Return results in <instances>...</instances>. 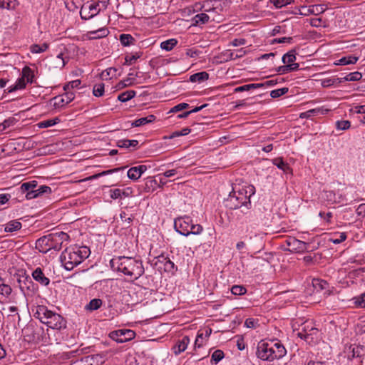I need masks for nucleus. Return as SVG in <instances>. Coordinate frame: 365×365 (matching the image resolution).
Instances as JSON below:
<instances>
[{
    "instance_id": "1",
    "label": "nucleus",
    "mask_w": 365,
    "mask_h": 365,
    "mask_svg": "<svg viewBox=\"0 0 365 365\" xmlns=\"http://www.w3.org/2000/svg\"><path fill=\"white\" fill-rule=\"evenodd\" d=\"M255 193V187L252 185L242 187L235 185L225 200V207L230 210L243 208L242 212L246 213L251 208L250 197Z\"/></svg>"
},
{
    "instance_id": "2",
    "label": "nucleus",
    "mask_w": 365,
    "mask_h": 365,
    "mask_svg": "<svg viewBox=\"0 0 365 365\" xmlns=\"http://www.w3.org/2000/svg\"><path fill=\"white\" fill-rule=\"evenodd\" d=\"M110 265L113 271L123 272L133 279H138L145 272L143 262L133 257H115L110 261Z\"/></svg>"
},
{
    "instance_id": "3",
    "label": "nucleus",
    "mask_w": 365,
    "mask_h": 365,
    "mask_svg": "<svg viewBox=\"0 0 365 365\" xmlns=\"http://www.w3.org/2000/svg\"><path fill=\"white\" fill-rule=\"evenodd\" d=\"M90 254V249L86 246H73L65 249L60 259L65 269L71 271L88 258Z\"/></svg>"
},
{
    "instance_id": "4",
    "label": "nucleus",
    "mask_w": 365,
    "mask_h": 365,
    "mask_svg": "<svg viewBox=\"0 0 365 365\" xmlns=\"http://www.w3.org/2000/svg\"><path fill=\"white\" fill-rule=\"evenodd\" d=\"M68 238V234L63 232L52 233L37 240L36 247L43 253H47L51 250L58 251L61 249L63 242Z\"/></svg>"
},
{
    "instance_id": "5",
    "label": "nucleus",
    "mask_w": 365,
    "mask_h": 365,
    "mask_svg": "<svg viewBox=\"0 0 365 365\" xmlns=\"http://www.w3.org/2000/svg\"><path fill=\"white\" fill-rule=\"evenodd\" d=\"M36 314L42 323L51 329L61 330L66 327V321L61 315L48 310L44 306L38 307Z\"/></svg>"
},
{
    "instance_id": "6",
    "label": "nucleus",
    "mask_w": 365,
    "mask_h": 365,
    "mask_svg": "<svg viewBox=\"0 0 365 365\" xmlns=\"http://www.w3.org/2000/svg\"><path fill=\"white\" fill-rule=\"evenodd\" d=\"M154 267L158 271H164L166 272H173L175 269V264L169 257L164 255H160L153 260Z\"/></svg>"
},
{
    "instance_id": "7",
    "label": "nucleus",
    "mask_w": 365,
    "mask_h": 365,
    "mask_svg": "<svg viewBox=\"0 0 365 365\" xmlns=\"http://www.w3.org/2000/svg\"><path fill=\"white\" fill-rule=\"evenodd\" d=\"M192 219L188 216L178 217L174 221L175 230L182 235H190Z\"/></svg>"
},
{
    "instance_id": "8",
    "label": "nucleus",
    "mask_w": 365,
    "mask_h": 365,
    "mask_svg": "<svg viewBox=\"0 0 365 365\" xmlns=\"http://www.w3.org/2000/svg\"><path fill=\"white\" fill-rule=\"evenodd\" d=\"M285 243L288 246V250L292 252L302 253L309 252V244L299 240L295 237H290L285 240Z\"/></svg>"
},
{
    "instance_id": "9",
    "label": "nucleus",
    "mask_w": 365,
    "mask_h": 365,
    "mask_svg": "<svg viewBox=\"0 0 365 365\" xmlns=\"http://www.w3.org/2000/svg\"><path fill=\"white\" fill-rule=\"evenodd\" d=\"M104 361V358L101 354H94L73 361L69 365H102Z\"/></svg>"
},
{
    "instance_id": "10",
    "label": "nucleus",
    "mask_w": 365,
    "mask_h": 365,
    "mask_svg": "<svg viewBox=\"0 0 365 365\" xmlns=\"http://www.w3.org/2000/svg\"><path fill=\"white\" fill-rule=\"evenodd\" d=\"M109 336L118 343H124L133 339L135 336V333L130 329H118L111 331Z\"/></svg>"
},
{
    "instance_id": "11",
    "label": "nucleus",
    "mask_w": 365,
    "mask_h": 365,
    "mask_svg": "<svg viewBox=\"0 0 365 365\" xmlns=\"http://www.w3.org/2000/svg\"><path fill=\"white\" fill-rule=\"evenodd\" d=\"M318 333V329L313 327L312 322H306L302 327V329L297 332V335L308 342L314 339V336Z\"/></svg>"
},
{
    "instance_id": "12",
    "label": "nucleus",
    "mask_w": 365,
    "mask_h": 365,
    "mask_svg": "<svg viewBox=\"0 0 365 365\" xmlns=\"http://www.w3.org/2000/svg\"><path fill=\"white\" fill-rule=\"evenodd\" d=\"M269 356L271 357V361L274 359H279L284 357L287 354V350L284 345L280 341L269 342Z\"/></svg>"
},
{
    "instance_id": "13",
    "label": "nucleus",
    "mask_w": 365,
    "mask_h": 365,
    "mask_svg": "<svg viewBox=\"0 0 365 365\" xmlns=\"http://www.w3.org/2000/svg\"><path fill=\"white\" fill-rule=\"evenodd\" d=\"M75 98L73 92L66 91L63 95L57 96L51 100L55 108H61L71 103Z\"/></svg>"
},
{
    "instance_id": "14",
    "label": "nucleus",
    "mask_w": 365,
    "mask_h": 365,
    "mask_svg": "<svg viewBox=\"0 0 365 365\" xmlns=\"http://www.w3.org/2000/svg\"><path fill=\"white\" fill-rule=\"evenodd\" d=\"M269 342L264 340L260 341L257 346L256 355L257 358L263 361H271L269 356Z\"/></svg>"
},
{
    "instance_id": "15",
    "label": "nucleus",
    "mask_w": 365,
    "mask_h": 365,
    "mask_svg": "<svg viewBox=\"0 0 365 365\" xmlns=\"http://www.w3.org/2000/svg\"><path fill=\"white\" fill-rule=\"evenodd\" d=\"M147 169L148 168L145 165L132 167L128 170L127 175L130 180H137Z\"/></svg>"
},
{
    "instance_id": "16",
    "label": "nucleus",
    "mask_w": 365,
    "mask_h": 365,
    "mask_svg": "<svg viewBox=\"0 0 365 365\" xmlns=\"http://www.w3.org/2000/svg\"><path fill=\"white\" fill-rule=\"evenodd\" d=\"M359 358L360 359L359 365H365V349L363 346H355L351 350V354L349 355V359Z\"/></svg>"
},
{
    "instance_id": "17",
    "label": "nucleus",
    "mask_w": 365,
    "mask_h": 365,
    "mask_svg": "<svg viewBox=\"0 0 365 365\" xmlns=\"http://www.w3.org/2000/svg\"><path fill=\"white\" fill-rule=\"evenodd\" d=\"M32 277L40 283L41 285L47 286L50 283V279L45 276V274L43 273L42 269L40 267H37L33 272H32Z\"/></svg>"
},
{
    "instance_id": "18",
    "label": "nucleus",
    "mask_w": 365,
    "mask_h": 365,
    "mask_svg": "<svg viewBox=\"0 0 365 365\" xmlns=\"http://www.w3.org/2000/svg\"><path fill=\"white\" fill-rule=\"evenodd\" d=\"M189 343V337L187 336H183L181 340L177 341V343L173 346V350L174 354L175 355H178L180 353L183 352L187 349Z\"/></svg>"
},
{
    "instance_id": "19",
    "label": "nucleus",
    "mask_w": 365,
    "mask_h": 365,
    "mask_svg": "<svg viewBox=\"0 0 365 365\" xmlns=\"http://www.w3.org/2000/svg\"><path fill=\"white\" fill-rule=\"evenodd\" d=\"M329 111V109L324 108H317L310 109L307 111L301 113L299 115L300 118H309L310 117L318 115H326Z\"/></svg>"
},
{
    "instance_id": "20",
    "label": "nucleus",
    "mask_w": 365,
    "mask_h": 365,
    "mask_svg": "<svg viewBox=\"0 0 365 365\" xmlns=\"http://www.w3.org/2000/svg\"><path fill=\"white\" fill-rule=\"evenodd\" d=\"M17 282L21 291L26 294V289H29L30 285L33 284L31 278L28 276L22 275L19 276L17 278Z\"/></svg>"
},
{
    "instance_id": "21",
    "label": "nucleus",
    "mask_w": 365,
    "mask_h": 365,
    "mask_svg": "<svg viewBox=\"0 0 365 365\" xmlns=\"http://www.w3.org/2000/svg\"><path fill=\"white\" fill-rule=\"evenodd\" d=\"M108 34V29L102 27L97 30L88 31L87 36L90 39H98L107 36Z\"/></svg>"
},
{
    "instance_id": "22",
    "label": "nucleus",
    "mask_w": 365,
    "mask_h": 365,
    "mask_svg": "<svg viewBox=\"0 0 365 365\" xmlns=\"http://www.w3.org/2000/svg\"><path fill=\"white\" fill-rule=\"evenodd\" d=\"M272 163L279 169L283 170L284 173H288L292 172V168L285 163L282 158H276L272 160Z\"/></svg>"
},
{
    "instance_id": "23",
    "label": "nucleus",
    "mask_w": 365,
    "mask_h": 365,
    "mask_svg": "<svg viewBox=\"0 0 365 365\" xmlns=\"http://www.w3.org/2000/svg\"><path fill=\"white\" fill-rule=\"evenodd\" d=\"M155 116L154 115H149L147 117H143L135 120L133 123H132L133 127H139L148 123H152L155 120Z\"/></svg>"
},
{
    "instance_id": "24",
    "label": "nucleus",
    "mask_w": 365,
    "mask_h": 365,
    "mask_svg": "<svg viewBox=\"0 0 365 365\" xmlns=\"http://www.w3.org/2000/svg\"><path fill=\"white\" fill-rule=\"evenodd\" d=\"M21 78L26 82L32 83L34 78V71L29 66H25L22 69Z\"/></svg>"
},
{
    "instance_id": "25",
    "label": "nucleus",
    "mask_w": 365,
    "mask_h": 365,
    "mask_svg": "<svg viewBox=\"0 0 365 365\" xmlns=\"http://www.w3.org/2000/svg\"><path fill=\"white\" fill-rule=\"evenodd\" d=\"M209 78V74L206 71L194 73L190 76V81L202 83Z\"/></svg>"
},
{
    "instance_id": "26",
    "label": "nucleus",
    "mask_w": 365,
    "mask_h": 365,
    "mask_svg": "<svg viewBox=\"0 0 365 365\" xmlns=\"http://www.w3.org/2000/svg\"><path fill=\"white\" fill-rule=\"evenodd\" d=\"M21 228V223L18 220H11L4 225V231L12 232Z\"/></svg>"
},
{
    "instance_id": "27",
    "label": "nucleus",
    "mask_w": 365,
    "mask_h": 365,
    "mask_svg": "<svg viewBox=\"0 0 365 365\" xmlns=\"http://www.w3.org/2000/svg\"><path fill=\"white\" fill-rule=\"evenodd\" d=\"M312 285L317 292L325 290L329 287L328 283L325 280L321 279H313Z\"/></svg>"
},
{
    "instance_id": "28",
    "label": "nucleus",
    "mask_w": 365,
    "mask_h": 365,
    "mask_svg": "<svg viewBox=\"0 0 365 365\" xmlns=\"http://www.w3.org/2000/svg\"><path fill=\"white\" fill-rule=\"evenodd\" d=\"M299 63H293V64H286L284 66H281L278 67L277 72L281 74L287 73L290 71H294L299 69Z\"/></svg>"
},
{
    "instance_id": "29",
    "label": "nucleus",
    "mask_w": 365,
    "mask_h": 365,
    "mask_svg": "<svg viewBox=\"0 0 365 365\" xmlns=\"http://www.w3.org/2000/svg\"><path fill=\"white\" fill-rule=\"evenodd\" d=\"M210 16L205 13H201L195 15L192 18L193 24L201 25L205 24L209 21Z\"/></svg>"
},
{
    "instance_id": "30",
    "label": "nucleus",
    "mask_w": 365,
    "mask_h": 365,
    "mask_svg": "<svg viewBox=\"0 0 365 365\" xmlns=\"http://www.w3.org/2000/svg\"><path fill=\"white\" fill-rule=\"evenodd\" d=\"M26 82L21 77L17 79L15 84L7 88L8 93H12L18 90L24 89L26 87Z\"/></svg>"
},
{
    "instance_id": "31",
    "label": "nucleus",
    "mask_w": 365,
    "mask_h": 365,
    "mask_svg": "<svg viewBox=\"0 0 365 365\" xmlns=\"http://www.w3.org/2000/svg\"><path fill=\"white\" fill-rule=\"evenodd\" d=\"M296 60V51L294 49L289 51L287 53H285L282 58V61L284 64H293Z\"/></svg>"
},
{
    "instance_id": "32",
    "label": "nucleus",
    "mask_w": 365,
    "mask_h": 365,
    "mask_svg": "<svg viewBox=\"0 0 365 365\" xmlns=\"http://www.w3.org/2000/svg\"><path fill=\"white\" fill-rule=\"evenodd\" d=\"M358 61V57H356L354 56H345L342 57L339 60H338L336 63H334L335 65H349V64H354Z\"/></svg>"
},
{
    "instance_id": "33",
    "label": "nucleus",
    "mask_w": 365,
    "mask_h": 365,
    "mask_svg": "<svg viewBox=\"0 0 365 365\" xmlns=\"http://www.w3.org/2000/svg\"><path fill=\"white\" fill-rule=\"evenodd\" d=\"M347 236L346 232H335L331 235L329 241L334 244H340L346 239Z\"/></svg>"
},
{
    "instance_id": "34",
    "label": "nucleus",
    "mask_w": 365,
    "mask_h": 365,
    "mask_svg": "<svg viewBox=\"0 0 365 365\" xmlns=\"http://www.w3.org/2000/svg\"><path fill=\"white\" fill-rule=\"evenodd\" d=\"M136 92L133 90L126 91L118 95V100H119L121 102H126L134 98Z\"/></svg>"
},
{
    "instance_id": "35",
    "label": "nucleus",
    "mask_w": 365,
    "mask_h": 365,
    "mask_svg": "<svg viewBox=\"0 0 365 365\" xmlns=\"http://www.w3.org/2000/svg\"><path fill=\"white\" fill-rule=\"evenodd\" d=\"M178 43V41L175 38H170L163 41L160 43V48L167 51H171Z\"/></svg>"
},
{
    "instance_id": "36",
    "label": "nucleus",
    "mask_w": 365,
    "mask_h": 365,
    "mask_svg": "<svg viewBox=\"0 0 365 365\" xmlns=\"http://www.w3.org/2000/svg\"><path fill=\"white\" fill-rule=\"evenodd\" d=\"M102 300L101 299H93L86 306V309L88 311H95L99 309L102 305Z\"/></svg>"
},
{
    "instance_id": "37",
    "label": "nucleus",
    "mask_w": 365,
    "mask_h": 365,
    "mask_svg": "<svg viewBox=\"0 0 365 365\" xmlns=\"http://www.w3.org/2000/svg\"><path fill=\"white\" fill-rule=\"evenodd\" d=\"M86 5L88 6V10H90L91 14H93V16L98 14L100 11L103 9L99 2H93L91 4L88 2L87 4H86Z\"/></svg>"
},
{
    "instance_id": "38",
    "label": "nucleus",
    "mask_w": 365,
    "mask_h": 365,
    "mask_svg": "<svg viewBox=\"0 0 365 365\" xmlns=\"http://www.w3.org/2000/svg\"><path fill=\"white\" fill-rule=\"evenodd\" d=\"M120 41L124 46H128L133 44L135 38L130 34H123L120 36Z\"/></svg>"
},
{
    "instance_id": "39",
    "label": "nucleus",
    "mask_w": 365,
    "mask_h": 365,
    "mask_svg": "<svg viewBox=\"0 0 365 365\" xmlns=\"http://www.w3.org/2000/svg\"><path fill=\"white\" fill-rule=\"evenodd\" d=\"M36 186H37V182L35 180L31 181V182H24L21 185L20 190L22 193H25V192H27L28 191L34 190L36 187Z\"/></svg>"
},
{
    "instance_id": "40",
    "label": "nucleus",
    "mask_w": 365,
    "mask_h": 365,
    "mask_svg": "<svg viewBox=\"0 0 365 365\" xmlns=\"http://www.w3.org/2000/svg\"><path fill=\"white\" fill-rule=\"evenodd\" d=\"M48 48V44L43 43L41 45L34 44L31 46L30 50L33 53H40L46 51Z\"/></svg>"
},
{
    "instance_id": "41",
    "label": "nucleus",
    "mask_w": 365,
    "mask_h": 365,
    "mask_svg": "<svg viewBox=\"0 0 365 365\" xmlns=\"http://www.w3.org/2000/svg\"><path fill=\"white\" fill-rule=\"evenodd\" d=\"M16 6V0H0V9H14Z\"/></svg>"
},
{
    "instance_id": "42",
    "label": "nucleus",
    "mask_w": 365,
    "mask_h": 365,
    "mask_svg": "<svg viewBox=\"0 0 365 365\" xmlns=\"http://www.w3.org/2000/svg\"><path fill=\"white\" fill-rule=\"evenodd\" d=\"M60 121L59 118H53V119H48V120H43L40 123H38V125L39 128H48V127H51L54 125H56V123H58V122Z\"/></svg>"
},
{
    "instance_id": "43",
    "label": "nucleus",
    "mask_w": 365,
    "mask_h": 365,
    "mask_svg": "<svg viewBox=\"0 0 365 365\" xmlns=\"http://www.w3.org/2000/svg\"><path fill=\"white\" fill-rule=\"evenodd\" d=\"M80 16H81V18L84 20H88V19H91L93 17H94L93 14H91L90 10H88V8L86 4H84L81 7V9L80 11Z\"/></svg>"
},
{
    "instance_id": "44",
    "label": "nucleus",
    "mask_w": 365,
    "mask_h": 365,
    "mask_svg": "<svg viewBox=\"0 0 365 365\" xmlns=\"http://www.w3.org/2000/svg\"><path fill=\"white\" fill-rule=\"evenodd\" d=\"M104 93V84L103 83L96 84L93 88V94L96 97L102 96Z\"/></svg>"
},
{
    "instance_id": "45",
    "label": "nucleus",
    "mask_w": 365,
    "mask_h": 365,
    "mask_svg": "<svg viewBox=\"0 0 365 365\" xmlns=\"http://www.w3.org/2000/svg\"><path fill=\"white\" fill-rule=\"evenodd\" d=\"M269 2L272 4L277 9H279L290 4L292 2H293V0H269Z\"/></svg>"
},
{
    "instance_id": "46",
    "label": "nucleus",
    "mask_w": 365,
    "mask_h": 365,
    "mask_svg": "<svg viewBox=\"0 0 365 365\" xmlns=\"http://www.w3.org/2000/svg\"><path fill=\"white\" fill-rule=\"evenodd\" d=\"M288 92V88H282L279 89H275L271 91L270 96L273 98H276L280 97Z\"/></svg>"
},
{
    "instance_id": "47",
    "label": "nucleus",
    "mask_w": 365,
    "mask_h": 365,
    "mask_svg": "<svg viewBox=\"0 0 365 365\" xmlns=\"http://www.w3.org/2000/svg\"><path fill=\"white\" fill-rule=\"evenodd\" d=\"M140 55L138 53L132 55H127L125 57V64L126 65H132L139 58Z\"/></svg>"
},
{
    "instance_id": "48",
    "label": "nucleus",
    "mask_w": 365,
    "mask_h": 365,
    "mask_svg": "<svg viewBox=\"0 0 365 365\" xmlns=\"http://www.w3.org/2000/svg\"><path fill=\"white\" fill-rule=\"evenodd\" d=\"M351 123L349 120H338L336 122V127L339 130H345L350 128Z\"/></svg>"
},
{
    "instance_id": "49",
    "label": "nucleus",
    "mask_w": 365,
    "mask_h": 365,
    "mask_svg": "<svg viewBox=\"0 0 365 365\" xmlns=\"http://www.w3.org/2000/svg\"><path fill=\"white\" fill-rule=\"evenodd\" d=\"M190 131H191V130L190 128H184L181 130H178V131H175V132L173 133L170 135L169 138L172 139V138H174L175 137L187 135H188L190 133Z\"/></svg>"
},
{
    "instance_id": "50",
    "label": "nucleus",
    "mask_w": 365,
    "mask_h": 365,
    "mask_svg": "<svg viewBox=\"0 0 365 365\" xmlns=\"http://www.w3.org/2000/svg\"><path fill=\"white\" fill-rule=\"evenodd\" d=\"M246 291V288L241 285H234L231 289V292L234 295L245 294Z\"/></svg>"
},
{
    "instance_id": "51",
    "label": "nucleus",
    "mask_w": 365,
    "mask_h": 365,
    "mask_svg": "<svg viewBox=\"0 0 365 365\" xmlns=\"http://www.w3.org/2000/svg\"><path fill=\"white\" fill-rule=\"evenodd\" d=\"M11 287L2 282V284L0 286V294L4 297H9L11 294Z\"/></svg>"
},
{
    "instance_id": "52",
    "label": "nucleus",
    "mask_w": 365,
    "mask_h": 365,
    "mask_svg": "<svg viewBox=\"0 0 365 365\" xmlns=\"http://www.w3.org/2000/svg\"><path fill=\"white\" fill-rule=\"evenodd\" d=\"M116 72V69L114 68H109L105 71H103L101 74V77L102 79H108L110 78V76H113L115 75V73Z\"/></svg>"
},
{
    "instance_id": "53",
    "label": "nucleus",
    "mask_w": 365,
    "mask_h": 365,
    "mask_svg": "<svg viewBox=\"0 0 365 365\" xmlns=\"http://www.w3.org/2000/svg\"><path fill=\"white\" fill-rule=\"evenodd\" d=\"M203 230L202 227L199 224H192V222H191L190 230L189 231L190 235H199L200 234Z\"/></svg>"
},
{
    "instance_id": "54",
    "label": "nucleus",
    "mask_w": 365,
    "mask_h": 365,
    "mask_svg": "<svg viewBox=\"0 0 365 365\" xmlns=\"http://www.w3.org/2000/svg\"><path fill=\"white\" fill-rule=\"evenodd\" d=\"M362 78V74L358 71L350 73L345 76V79H349V81H359Z\"/></svg>"
},
{
    "instance_id": "55",
    "label": "nucleus",
    "mask_w": 365,
    "mask_h": 365,
    "mask_svg": "<svg viewBox=\"0 0 365 365\" xmlns=\"http://www.w3.org/2000/svg\"><path fill=\"white\" fill-rule=\"evenodd\" d=\"M223 357L224 353L220 349L215 350L212 354V359L215 361V363H218L223 359Z\"/></svg>"
},
{
    "instance_id": "56",
    "label": "nucleus",
    "mask_w": 365,
    "mask_h": 365,
    "mask_svg": "<svg viewBox=\"0 0 365 365\" xmlns=\"http://www.w3.org/2000/svg\"><path fill=\"white\" fill-rule=\"evenodd\" d=\"M189 107H190V106L188 103H179V104L175 106L174 107H173L170 109V113H177V112L181 111L184 109L188 108Z\"/></svg>"
},
{
    "instance_id": "57",
    "label": "nucleus",
    "mask_w": 365,
    "mask_h": 365,
    "mask_svg": "<svg viewBox=\"0 0 365 365\" xmlns=\"http://www.w3.org/2000/svg\"><path fill=\"white\" fill-rule=\"evenodd\" d=\"M336 81L337 80L335 78H324L321 81V85L324 88L329 87L336 83Z\"/></svg>"
},
{
    "instance_id": "58",
    "label": "nucleus",
    "mask_w": 365,
    "mask_h": 365,
    "mask_svg": "<svg viewBox=\"0 0 365 365\" xmlns=\"http://www.w3.org/2000/svg\"><path fill=\"white\" fill-rule=\"evenodd\" d=\"M81 81L77 79L70 81L68 84L65 85L63 88L65 91H68L69 88H78L81 85Z\"/></svg>"
},
{
    "instance_id": "59",
    "label": "nucleus",
    "mask_w": 365,
    "mask_h": 365,
    "mask_svg": "<svg viewBox=\"0 0 365 365\" xmlns=\"http://www.w3.org/2000/svg\"><path fill=\"white\" fill-rule=\"evenodd\" d=\"M110 197L113 199H118L122 197V193H124V191L120 189L116 188L113 190H110Z\"/></svg>"
},
{
    "instance_id": "60",
    "label": "nucleus",
    "mask_w": 365,
    "mask_h": 365,
    "mask_svg": "<svg viewBox=\"0 0 365 365\" xmlns=\"http://www.w3.org/2000/svg\"><path fill=\"white\" fill-rule=\"evenodd\" d=\"M355 304L360 307H365V294L355 298Z\"/></svg>"
},
{
    "instance_id": "61",
    "label": "nucleus",
    "mask_w": 365,
    "mask_h": 365,
    "mask_svg": "<svg viewBox=\"0 0 365 365\" xmlns=\"http://www.w3.org/2000/svg\"><path fill=\"white\" fill-rule=\"evenodd\" d=\"M36 190L39 196L44 193H50L51 192V187L46 185H41L38 188H37Z\"/></svg>"
},
{
    "instance_id": "62",
    "label": "nucleus",
    "mask_w": 365,
    "mask_h": 365,
    "mask_svg": "<svg viewBox=\"0 0 365 365\" xmlns=\"http://www.w3.org/2000/svg\"><path fill=\"white\" fill-rule=\"evenodd\" d=\"M292 37H282V38H274L273 40V43H292Z\"/></svg>"
},
{
    "instance_id": "63",
    "label": "nucleus",
    "mask_w": 365,
    "mask_h": 365,
    "mask_svg": "<svg viewBox=\"0 0 365 365\" xmlns=\"http://www.w3.org/2000/svg\"><path fill=\"white\" fill-rule=\"evenodd\" d=\"M257 322L252 318H248L245 320V324L247 328H255Z\"/></svg>"
},
{
    "instance_id": "64",
    "label": "nucleus",
    "mask_w": 365,
    "mask_h": 365,
    "mask_svg": "<svg viewBox=\"0 0 365 365\" xmlns=\"http://www.w3.org/2000/svg\"><path fill=\"white\" fill-rule=\"evenodd\" d=\"M26 193V197L28 200L34 199L39 196L36 189H34V190L28 191Z\"/></svg>"
}]
</instances>
